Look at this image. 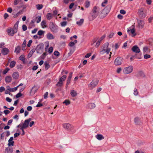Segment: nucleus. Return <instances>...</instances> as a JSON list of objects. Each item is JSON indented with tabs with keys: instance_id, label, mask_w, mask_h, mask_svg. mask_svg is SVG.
Instances as JSON below:
<instances>
[{
	"instance_id": "b1692460",
	"label": "nucleus",
	"mask_w": 153,
	"mask_h": 153,
	"mask_svg": "<svg viewBox=\"0 0 153 153\" xmlns=\"http://www.w3.org/2000/svg\"><path fill=\"white\" fill-rule=\"evenodd\" d=\"M21 50V49L20 46H18L16 48L15 50V52H16V53L18 54L20 52Z\"/></svg>"
},
{
	"instance_id": "864d4df0",
	"label": "nucleus",
	"mask_w": 153,
	"mask_h": 153,
	"mask_svg": "<svg viewBox=\"0 0 153 153\" xmlns=\"http://www.w3.org/2000/svg\"><path fill=\"white\" fill-rule=\"evenodd\" d=\"M89 107L90 108H94L95 107V104L94 103H91L89 105Z\"/></svg>"
},
{
	"instance_id": "5fc2aeb1",
	"label": "nucleus",
	"mask_w": 153,
	"mask_h": 153,
	"mask_svg": "<svg viewBox=\"0 0 153 153\" xmlns=\"http://www.w3.org/2000/svg\"><path fill=\"white\" fill-rule=\"evenodd\" d=\"M22 95V94L20 92L18 94H17L16 96V98H19Z\"/></svg>"
},
{
	"instance_id": "1a4fd4ad",
	"label": "nucleus",
	"mask_w": 153,
	"mask_h": 153,
	"mask_svg": "<svg viewBox=\"0 0 153 153\" xmlns=\"http://www.w3.org/2000/svg\"><path fill=\"white\" fill-rule=\"evenodd\" d=\"M127 32L129 33H131L133 35V36H134L136 35L135 33V30L134 28L132 26L128 28Z\"/></svg>"
},
{
	"instance_id": "37998d69",
	"label": "nucleus",
	"mask_w": 153,
	"mask_h": 153,
	"mask_svg": "<svg viewBox=\"0 0 153 153\" xmlns=\"http://www.w3.org/2000/svg\"><path fill=\"white\" fill-rule=\"evenodd\" d=\"M45 31L42 30H39L38 32V34L39 36H42L44 33Z\"/></svg>"
},
{
	"instance_id": "4468645a",
	"label": "nucleus",
	"mask_w": 153,
	"mask_h": 153,
	"mask_svg": "<svg viewBox=\"0 0 153 153\" xmlns=\"http://www.w3.org/2000/svg\"><path fill=\"white\" fill-rule=\"evenodd\" d=\"M41 20V17L37 16H34V21L36 22L37 23H39Z\"/></svg>"
},
{
	"instance_id": "f8f14e48",
	"label": "nucleus",
	"mask_w": 153,
	"mask_h": 153,
	"mask_svg": "<svg viewBox=\"0 0 153 153\" xmlns=\"http://www.w3.org/2000/svg\"><path fill=\"white\" fill-rule=\"evenodd\" d=\"M9 52V49L7 48H4L1 51V53L4 55H7Z\"/></svg>"
},
{
	"instance_id": "f704fd0d",
	"label": "nucleus",
	"mask_w": 153,
	"mask_h": 153,
	"mask_svg": "<svg viewBox=\"0 0 153 153\" xmlns=\"http://www.w3.org/2000/svg\"><path fill=\"white\" fill-rule=\"evenodd\" d=\"M53 51V47H50L47 50V51L50 54H51Z\"/></svg>"
},
{
	"instance_id": "aec40b11",
	"label": "nucleus",
	"mask_w": 153,
	"mask_h": 153,
	"mask_svg": "<svg viewBox=\"0 0 153 153\" xmlns=\"http://www.w3.org/2000/svg\"><path fill=\"white\" fill-rule=\"evenodd\" d=\"M41 25L42 28H45L47 27L46 22L45 20H43L41 23Z\"/></svg>"
},
{
	"instance_id": "de8ad7c7",
	"label": "nucleus",
	"mask_w": 153,
	"mask_h": 153,
	"mask_svg": "<svg viewBox=\"0 0 153 153\" xmlns=\"http://www.w3.org/2000/svg\"><path fill=\"white\" fill-rule=\"evenodd\" d=\"M110 51V50L109 49L107 48L106 49H104L102 50V51H103L104 52H106L107 54H108Z\"/></svg>"
},
{
	"instance_id": "6e6d98bb",
	"label": "nucleus",
	"mask_w": 153,
	"mask_h": 153,
	"mask_svg": "<svg viewBox=\"0 0 153 153\" xmlns=\"http://www.w3.org/2000/svg\"><path fill=\"white\" fill-rule=\"evenodd\" d=\"M134 94L135 95H137L138 94V92L137 89L136 88H134Z\"/></svg>"
},
{
	"instance_id": "7c9ffc66",
	"label": "nucleus",
	"mask_w": 153,
	"mask_h": 153,
	"mask_svg": "<svg viewBox=\"0 0 153 153\" xmlns=\"http://www.w3.org/2000/svg\"><path fill=\"white\" fill-rule=\"evenodd\" d=\"M5 151L7 153H12L13 152L12 148H7L5 149Z\"/></svg>"
},
{
	"instance_id": "c9c22d12",
	"label": "nucleus",
	"mask_w": 153,
	"mask_h": 153,
	"mask_svg": "<svg viewBox=\"0 0 153 153\" xmlns=\"http://www.w3.org/2000/svg\"><path fill=\"white\" fill-rule=\"evenodd\" d=\"M85 7L86 8H88L90 5V2L88 1H87L85 2Z\"/></svg>"
},
{
	"instance_id": "603ef678",
	"label": "nucleus",
	"mask_w": 153,
	"mask_h": 153,
	"mask_svg": "<svg viewBox=\"0 0 153 153\" xmlns=\"http://www.w3.org/2000/svg\"><path fill=\"white\" fill-rule=\"evenodd\" d=\"M22 27L23 30L24 31L26 30H27V27L25 25H23L22 26Z\"/></svg>"
},
{
	"instance_id": "423d86ee",
	"label": "nucleus",
	"mask_w": 153,
	"mask_h": 153,
	"mask_svg": "<svg viewBox=\"0 0 153 153\" xmlns=\"http://www.w3.org/2000/svg\"><path fill=\"white\" fill-rule=\"evenodd\" d=\"M133 67L131 66L125 68L123 70V72L124 73L126 74H129L132 72L133 70Z\"/></svg>"
},
{
	"instance_id": "c03bdc74",
	"label": "nucleus",
	"mask_w": 153,
	"mask_h": 153,
	"mask_svg": "<svg viewBox=\"0 0 153 153\" xmlns=\"http://www.w3.org/2000/svg\"><path fill=\"white\" fill-rule=\"evenodd\" d=\"M19 86H17L16 87L14 88H12L10 89V91L11 92H14L16 91L17 89V88H18Z\"/></svg>"
},
{
	"instance_id": "a878e982",
	"label": "nucleus",
	"mask_w": 153,
	"mask_h": 153,
	"mask_svg": "<svg viewBox=\"0 0 153 153\" xmlns=\"http://www.w3.org/2000/svg\"><path fill=\"white\" fill-rule=\"evenodd\" d=\"M44 65L45 66V68L46 70H48L50 67L49 63L47 61L45 62Z\"/></svg>"
},
{
	"instance_id": "e2e57ef3",
	"label": "nucleus",
	"mask_w": 153,
	"mask_h": 153,
	"mask_svg": "<svg viewBox=\"0 0 153 153\" xmlns=\"http://www.w3.org/2000/svg\"><path fill=\"white\" fill-rule=\"evenodd\" d=\"M43 106L42 104L40 103L39 102H38V104L36 105V107H40Z\"/></svg>"
},
{
	"instance_id": "a18cd8bd",
	"label": "nucleus",
	"mask_w": 153,
	"mask_h": 153,
	"mask_svg": "<svg viewBox=\"0 0 153 153\" xmlns=\"http://www.w3.org/2000/svg\"><path fill=\"white\" fill-rule=\"evenodd\" d=\"M107 3H108V0H104V1L102 4V6L103 7H105L106 5V4H107Z\"/></svg>"
},
{
	"instance_id": "72a5a7b5",
	"label": "nucleus",
	"mask_w": 153,
	"mask_h": 153,
	"mask_svg": "<svg viewBox=\"0 0 153 153\" xmlns=\"http://www.w3.org/2000/svg\"><path fill=\"white\" fill-rule=\"evenodd\" d=\"M67 76L65 75H64L62 76L59 79V80L60 82H62L63 81H64L66 79V78Z\"/></svg>"
},
{
	"instance_id": "13d9d810",
	"label": "nucleus",
	"mask_w": 153,
	"mask_h": 153,
	"mask_svg": "<svg viewBox=\"0 0 153 153\" xmlns=\"http://www.w3.org/2000/svg\"><path fill=\"white\" fill-rule=\"evenodd\" d=\"M74 5V3H72L70 4L69 6V8L70 9H71L73 7Z\"/></svg>"
},
{
	"instance_id": "393cba45",
	"label": "nucleus",
	"mask_w": 153,
	"mask_h": 153,
	"mask_svg": "<svg viewBox=\"0 0 153 153\" xmlns=\"http://www.w3.org/2000/svg\"><path fill=\"white\" fill-rule=\"evenodd\" d=\"M98 11L99 8L97 7L96 6H94L92 10V12L93 13H97L98 12Z\"/></svg>"
},
{
	"instance_id": "774afa93",
	"label": "nucleus",
	"mask_w": 153,
	"mask_h": 153,
	"mask_svg": "<svg viewBox=\"0 0 153 153\" xmlns=\"http://www.w3.org/2000/svg\"><path fill=\"white\" fill-rule=\"evenodd\" d=\"M48 92H46L44 95V97L45 99H46L48 96Z\"/></svg>"
},
{
	"instance_id": "052dcab7",
	"label": "nucleus",
	"mask_w": 153,
	"mask_h": 153,
	"mask_svg": "<svg viewBox=\"0 0 153 153\" xmlns=\"http://www.w3.org/2000/svg\"><path fill=\"white\" fill-rule=\"evenodd\" d=\"M12 9L11 7H9L7 9V11L10 13H11L12 12Z\"/></svg>"
},
{
	"instance_id": "ddd939ff",
	"label": "nucleus",
	"mask_w": 153,
	"mask_h": 153,
	"mask_svg": "<svg viewBox=\"0 0 153 153\" xmlns=\"http://www.w3.org/2000/svg\"><path fill=\"white\" fill-rule=\"evenodd\" d=\"M13 137H11L8 140V145L9 146H13L14 141H13Z\"/></svg>"
},
{
	"instance_id": "9d476101",
	"label": "nucleus",
	"mask_w": 153,
	"mask_h": 153,
	"mask_svg": "<svg viewBox=\"0 0 153 153\" xmlns=\"http://www.w3.org/2000/svg\"><path fill=\"white\" fill-rule=\"evenodd\" d=\"M49 27L51 30L54 32L56 29L57 26L53 22H50Z\"/></svg>"
},
{
	"instance_id": "680f3d73",
	"label": "nucleus",
	"mask_w": 153,
	"mask_h": 153,
	"mask_svg": "<svg viewBox=\"0 0 153 153\" xmlns=\"http://www.w3.org/2000/svg\"><path fill=\"white\" fill-rule=\"evenodd\" d=\"M38 30V29L37 28H35L33 30H32V33H36V32H37V31Z\"/></svg>"
},
{
	"instance_id": "39448f33",
	"label": "nucleus",
	"mask_w": 153,
	"mask_h": 153,
	"mask_svg": "<svg viewBox=\"0 0 153 153\" xmlns=\"http://www.w3.org/2000/svg\"><path fill=\"white\" fill-rule=\"evenodd\" d=\"M122 59L120 57L117 58L114 62V64L116 66L120 65L122 62Z\"/></svg>"
},
{
	"instance_id": "c85d7f7f",
	"label": "nucleus",
	"mask_w": 153,
	"mask_h": 153,
	"mask_svg": "<svg viewBox=\"0 0 153 153\" xmlns=\"http://www.w3.org/2000/svg\"><path fill=\"white\" fill-rule=\"evenodd\" d=\"M97 139L99 140H101L104 139V137L101 134H98L96 136Z\"/></svg>"
},
{
	"instance_id": "dca6fc26",
	"label": "nucleus",
	"mask_w": 153,
	"mask_h": 153,
	"mask_svg": "<svg viewBox=\"0 0 153 153\" xmlns=\"http://www.w3.org/2000/svg\"><path fill=\"white\" fill-rule=\"evenodd\" d=\"M5 81L6 82L9 83L12 81V77L10 76H6L5 78Z\"/></svg>"
},
{
	"instance_id": "ea45409f",
	"label": "nucleus",
	"mask_w": 153,
	"mask_h": 153,
	"mask_svg": "<svg viewBox=\"0 0 153 153\" xmlns=\"http://www.w3.org/2000/svg\"><path fill=\"white\" fill-rule=\"evenodd\" d=\"M63 103L65 104L66 105H69L70 103V102L69 100H65Z\"/></svg>"
},
{
	"instance_id": "2eb2a0df",
	"label": "nucleus",
	"mask_w": 153,
	"mask_h": 153,
	"mask_svg": "<svg viewBox=\"0 0 153 153\" xmlns=\"http://www.w3.org/2000/svg\"><path fill=\"white\" fill-rule=\"evenodd\" d=\"M35 26L34 22L33 20H31L28 25V28L29 29L32 28Z\"/></svg>"
},
{
	"instance_id": "20e7f679",
	"label": "nucleus",
	"mask_w": 153,
	"mask_h": 153,
	"mask_svg": "<svg viewBox=\"0 0 153 153\" xmlns=\"http://www.w3.org/2000/svg\"><path fill=\"white\" fill-rule=\"evenodd\" d=\"M99 80L97 79H94L88 85V87L90 89L92 90L98 84Z\"/></svg>"
},
{
	"instance_id": "6e6552de",
	"label": "nucleus",
	"mask_w": 153,
	"mask_h": 153,
	"mask_svg": "<svg viewBox=\"0 0 153 153\" xmlns=\"http://www.w3.org/2000/svg\"><path fill=\"white\" fill-rule=\"evenodd\" d=\"M132 51L135 53H139L140 51L137 45H135L133 46L131 48Z\"/></svg>"
},
{
	"instance_id": "bb28decb",
	"label": "nucleus",
	"mask_w": 153,
	"mask_h": 153,
	"mask_svg": "<svg viewBox=\"0 0 153 153\" xmlns=\"http://www.w3.org/2000/svg\"><path fill=\"white\" fill-rule=\"evenodd\" d=\"M19 60L22 61L23 63L24 64L25 63V60L24 55H22L20 56L19 58Z\"/></svg>"
},
{
	"instance_id": "09e8293b",
	"label": "nucleus",
	"mask_w": 153,
	"mask_h": 153,
	"mask_svg": "<svg viewBox=\"0 0 153 153\" xmlns=\"http://www.w3.org/2000/svg\"><path fill=\"white\" fill-rule=\"evenodd\" d=\"M32 41L31 40H30L29 41V42L27 43V47H30V46L31 44L32 43Z\"/></svg>"
},
{
	"instance_id": "f03ea898",
	"label": "nucleus",
	"mask_w": 153,
	"mask_h": 153,
	"mask_svg": "<svg viewBox=\"0 0 153 153\" xmlns=\"http://www.w3.org/2000/svg\"><path fill=\"white\" fill-rule=\"evenodd\" d=\"M146 10L144 7H141L138 9L137 14L140 18L143 19L146 16Z\"/></svg>"
},
{
	"instance_id": "a19ab883",
	"label": "nucleus",
	"mask_w": 153,
	"mask_h": 153,
	"mask_svg": "<svg viewBox=\"0 0 153 153\" xmlns=\"http://www.w3.org/2000/svg\"><path fill=\"white\" fill-rule=\"evenodd\" d=\"M22 0H15L13 2V4L15 5H16L19 3L21 2Z\"/></svg>"
},
{
	"instance_id": "f257e3e1",
	"label": "nucleus",
	"mask_w": 153,
	"mask_h": 153,
	"mask_svg": "<svg viewBox=\"0 0 153 153\" xmlns=\"http://www.w3.org/2000/svg\"><path fill=\"white\" fill-rule=\"evenodd\" d=\"M19 21H17L14 25L13 28H10L7 30V32L9 36H13L16 33L18 30Z\"/></svg>"
},
{
	"instance_id": "0e129e2a",
	"label": "nucleus",
	"mask_w": 153,
	"mask_h": 153,
	"mask_svg": "<svg viewBox=\"0 0 153 153\" xmlns=\"http://www.w3.org/2000/svg\"><path fill=\"white\" fill-rule=\"evenodd\" d=\"M5 90V88L3 87H1L0 88V92H2Z\"/></svg>"
},
{
	"instance_id": "6ab92c4d",
	"label": "nucleus",
	"mask_w": 153,
	"mask_h": 153,
	"mask_svg": "<svg viewBox=\"0 0 153 153\" xmlns=\"http://www.w3.org/2000/svg\"><path fill=\"white\" fill-rule=\"evenodd\" d=\"M47 39L49 40L52 39L54 38V36L52 34L48 33L46 35Z\"/></svg>"
},
{
	"instance_id": "0eeeda50",
	"label": "nucleus",
	"mask_w": 153,
	"mask_h": 153,
	"mask_svg": "<svg viewBox=\"0 0 153 153\" xmlns=\"http://www.w3.org/2000/svg\"><path fill=\"white\" fill-rule=\"evenodd\" d=\"M63 127L68 130H70L73 128L72 125L69 123H65L63 124Z\"/></svg>"
},
{
	"instance_id": "4d7b16f0",
	"label": "nucleus",
	"mask_w": 153,
	"mask_h": 153,
	"mask_svg": "<svg viewBox=\"0 0 153 153\" xmlns=\"http://www.w3.org/2000/svg\"><path fill=\"white\" fill-rule=\"evenodd\" d=\"M74 45L75 43L74 42H70L69 44V46L71 47L73 46Z\"/></svg>"
},
{
	"instance_id": "338daca9",
	"label": "nucleus",
	"mask_w": 153,
	"mask_h": 153,
	"mask_svg": "<svg viewBox=\"0 0 153 153\" xmlns=\"http://www.w3.org/2000/svg\"><path fill=\"white\" fill-rule=\"evenodd\" d=\"M4 19H6L9 16V15L7 13H5L4 14Z\"/></svg>"
},
{
	"instance_id": "c756f323",
	"label": "nucleus",
	"mask_w": 153,
	"mask_h": 153,
	"mask_svg": "<svg viewBox=\"0 0 153 153\" xmlns=\"http://www.w3.org/2000/svg\"><path fill=\"white\" fill-rule=\"evenodd\" d=\"M27 42L25 40H24L23 43L22 44V47L23 50H25V47L26 45Z\"/></svg>"
},
{
	"instance_id": "cd10ccee",
	"label": "nucleus",
	"mask_w": 153,
	"mask_h": 153,
	"mask_svg": "<svg viewBox=\"0 0 153 153\" xmlns=\"http://www.w3.org/2000/svg\"><path fill=\"white\" fill-rule=\"evenodd\" d=\"M16 64V62L15 61H13L10 62V67L12 68H13L15 65Z\"/></svg>"
},
{
	"instance_id": "9b49d317",
	"label": "nucleus",
	"mask_w": 153,
	"mask_h": 153,
	"mask_svg": "<svg viewBox=\"0 0 153 153\" xmlns=\"http://www.w3.org/2000/svg\"><path fill=\"white\" fill-rule=\"evenodd\" d=\"M109 11H108V12H106L105 11V8H104L100 14V18H104L106 16L108 13H109Z\"/></svg>"
},
{
	"instance_id": "5701e85b",
	"label": "nucleus",
	"mask_w": 153,
	"mask_h": 153,
	"mask_svg": "<svg viewBox=\"0 0 153 153\" xmlns=\"http://www.w3.org/2000/svg\"><path fill=\"white\" fill-rule=\"evenodd\" d=\"M70 94L73 97H76L77 95L76 91L74 90L71 91Z\"/></svg>"
},
{
	"instance_id": "4be33fe9",
	"label": "nucleus",
	"mask_w": 153,
	"mask_h": 153,
	"mask_svg": "<svg viewBox=\"0 0 153 153\" xmlns=\"http://www.w3.org/2000/svg\"><path fill=\"white\" fill-rule=\"evenodd\" d=\"M24 11V10H20L19 12H18L13 17L14 18H16L19 15L22 14Z\"/></svg>"
},
{
	"instance_id": "bf43d9fd",
	"label": "nucleus",
	"mask_w": 153,
	"mask_h": 153,
	"mask_svg": "<svg viewBox=\"0 0 153 153\" xmlns=\"http://www.w3.org/2000/svg\"><path fill=\"white\" fill-rule=\"evenodd\" d=\"M10 112V111L8 110H5L4 111V113L6 115L9 114Z\"/></svg>"
},
{
	"instance_id": "a211bd4d",
	"label": "nucleus",
	"mask_w": 153,
	"mask_h": 153,
	"mask_svg": "<svg viewBox=\"0 0 153 153\" xmlns=\"http://www.w3.org/2000/svg\"><path fill=\"white\" fill-rule=\"evenodd\" d=\"M72 75V73L70 72L69 74V75L68 76L67 82V85H69L71 81V78Z\"/></svg>"
},
{
	"instance_id": "3c124183",
	"label": "nucleus",
	"mask_w": 153,
	"mask_h": 153,
	"mask_svg": "<svg viewBox=\"0 0 153 153\" xmlns=\"http://www.w3.org/2000/svg\"><path fill=\"white\" fill-rule=\"evenodd\" d=\"M151 56L149 54H146L144 55V58L145 59H147L150 58Z\"/></svg>"
},
{
	"instance_id": "8fccbe9b",
	"label": "nucleus",
	"mask_w": 153,
	"mask_h": 153,
	"mask_svg": "<svg viewBox=\"0 0 153 153\" xmlns=\"http://www.w3.org/2000/svg\"><path fill=\"white\" fill-rule=\"evenodd\" d=\"M67 24L66 22H63L61 23V25L62 26H65Z\"/></svg>"
},
{
	"instance_id": "412c9836",
	"label": "nucleus",
	"mask_w": 153,
	"mask_h": 153,
	"mask_svg": "<svg viewBox=\"0 0 153 153\" xmlns=\"http://www.w3.org/2000/svg\"><path fill=\"white\" fill-rule=\"evenodd\" d=\"M138 23L139 27L142 28L144 24L143 21L142 20H139L138 21Z\"/></svg>"
},
{
	"instance_id": "e433bc0d",
	"label": "nucleus",
	"mask_w": 153,
	"mask_h": 153,
	"mask_svg": "<svg viewBox=\"0 0 153 153\" xmlns=\"http://www.w3.org/2000/svg\"><path fill=\"white\" fill-rule=\"evenodd\" d=\"M43 7V5L42 4H38L36 5L37 9L39 10L42 9Z\"/></svg>"
},
{
	"instance_id": "473e14b6",
	"label": "nucleus",
	"mask_w": 153,
	"mask_h": 153,
	"mask_svg": "<svg viewBox=\"0 0 153 153\" xmlns=\"http://www.w3.org/2000/svg\"><path fill=\"white\" fill-rule=\"evenodd\" d=\"M84 19H80L79 21L76 22V24L79 26H81L83 23Z\"/></svg>"
},
{
	"instance_id": "2f4dec72",
	"label": "nucleus",
	"mask_w": 153,
	"mask_h": 153,
	"mask_svg": "<svg viewBox=\"0 0 153 153\" xmlns=\"http://www.w3.org/2000/svg\"><path fill=\"white\" fill-rule=\"evenodd\" d=\"M47 18L48 20H50L52 18V14L50 13H47L46 15Z\"/></svg>"
},
{
	"instance_id": "7ed1b4c3",
	"label": "nucleus",
	"mask_w": 153,
	"mask_h": 153,
	"mask_svg": "<svg viewBox=\"0 0 153 153\" xmlns=\"http://www.w3.org/2000/svg\"><path fill=\"white\" fill-rule=\"evenodd\" d=\"M31 119L29 118L28 119L25 120L23 124H20L18 127L20 128L21 130H23L27 128L29 125L30 122L31 121Z\"/></svg>"
},
{
	"instance_id": "4c0bfd02",
	"label": "nucleus",
	"mask_w": 153,
	"mask_h": 153,
	"mask_svg": "<svg viewBox=\"0 0 153 153\" xmlns=\"http://www.w3.org/2000/svg\"><path fill=\"white\" fill-rule=\"evenodd\" d=\"M63 85V82H60L59 80V82H57V83L56 84V86L58 87H61Z\"/></svg>"
},
{
	"instance_id": "69168bd1",
	"label": "nucleus",
	"mask_w": 153,
	"mask_h": 153,
	"mask_svg": "<svg viewBox=\"0 0 153 153\" xmlns=\"http://www.w3.org/2000/svg\"><path fill=\"white\" fill-rule=\"evenodd\" d=\"M91 55V53H88L85 56V57L86 58L89 57Z\"/></svg>"
},
{
	"instance_id": "79ce46f5",
	"label": "nucleus",
	"mask_w": 153,
	"mask_h": 153,
	"mask_svg": "<svg viewBox=\"0 0 153 153\" xmlns=\"http://www.w3.org/2000/svg\"><path fill=\"white\" fill-rule=\"evenodd\" d=\"M46 52L47 51H46L44 53L41 55V59H44L45 58V56H46L47 55Z\"/></svg>"
},
{
	"instance_id": "49530a36",
	"label": "nucleus",
	"mask_w": 153,
	"mask_h": 153,
	"mask_svg": "<svg viewBox=\"0 0 153 153\" xmlns=\"http://www.w3.org/2000/svg\"><path fill=\"white\" fill-rule=\"evenodd\" d=\"M53 54L57 57L59 56L60 55L59 52L57 51H55L53 53Z\"/></svg>"
},
{
	"instance_id": "58836bf2",
	"label": "nucleus",
	"mask_w": 153,
	"mask_h": 153,
	"mask_svg": "<svg viewBox=\"0 0 153 153\" xmlns=\"http://www.w3.org/2000/svg\"><path fill=\"white\" fill-rule=\"evenodd\" d=\"M10 70V69L8 68H6L3 71V74H5L8 71Z\"/></svg>"
},
{
	"instance_id": "f3484780",
	"label": "nucleus",
	"mask_w": 153,
	"mask_h": 153,
	"mask_svg": "<svg viewBox=\"0 0 153 153\" xmlns=\"http://www.w3.org/2000/svg\"><path fill=\"white\" fill-rule=\"evenodd\" d=\"M12 76L13 79H16L19 77V75L18 72H15L13 74Z\"/></svg>"
}]
</instances>
